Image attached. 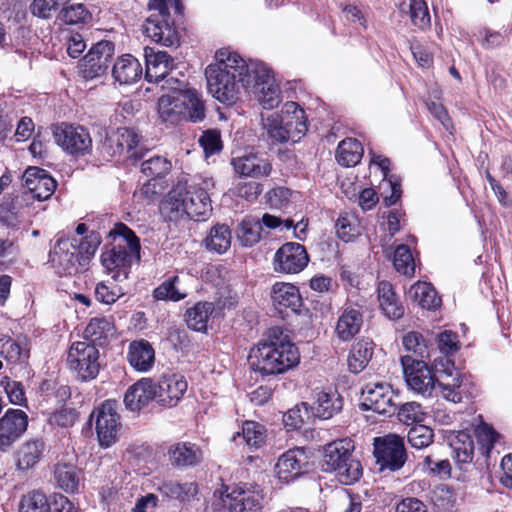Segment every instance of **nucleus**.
Masks as SVG:
<instances>
[{
  "mask_svg": "<svg viewBox=\"0 0 512 512\" xmlns=\"http://www.w3.org/2000/svg\"><path fill=\"white\" fill-rule=\"evenodd\" d=\"M215 58L216 62L205 70L208 90L219 102L233 104L241 89L251 86V63L247 64L237 53L226 49L219 50Z\"/></svg>",
  "mask_w": 512,
  "mask_h": 512,
  "instance_id": "obj_1",
  "label": "nucleus"
},
{
  "mask_svg": "<svg viewBox=\"0 0 512 512\" xmlns=\"http://www.w3.org/2000/svg\"><path fill=\"white\" fill-rule=\"evenodd\" d=\"M299 360L297 347L280 327L270 328L249 352L251 368L262 375L285 373L295 367Z\"/></svg>",
  "mask_w": 512,
  "mask_h": 512,
  "instance_id": "obj_2",
  "label": "nucleus"
},
{
  "mask_svg": "<svg viewBox=\"0 0 512 512\" xmlns=\"http://www.w3.org/2000/svg\"><path fill=\"white\" fill-rule=\"evenodd\" d=\"M109 235L113 242L101 254L103 267L114 272L116 279H127L133 259L140 258V243L135 233L125 224H115Z\"/></svg>",
  "mask_w": 512,
  "mask_h": 512,
  "instance_id": "obj_3",
  "label": "nucleus"
},
{
  "mask_svg": "<svg viewBox=\"0 0 512 512\" xmlns=\"http://www.w3.org/2000/svg\"><path fill=\"white\" fill-rule=\"evenodd\" d=\"M207 190L208 181L198 183L181 178L170 191L169 199L175 210L184 212L190 219L199 220L212 210Z\"/></svg>",
  "mask_w": 512,
  "mask_h": 512,
  "instance_id": "obj_4",
  "label": "nucleus"
},
{
  "mask_svg": "<svg viewBox=\"0 0 512 512\" xmlns=\"http://www.w3.org/2000/svg\"><path fill=\"white\" fill-rule=\"evenodd\" d=\"M354 444L351 439L335 440L324 447L322 468L326 472H334L338 480L350 485L362 475V465L352 455Z\"/></svg>",
  "mask_w": 512,
  "mask_h": 512,
  "instance_id": "obj_5",
  "label": "nucleus"
},
{
  "mask_svg": "<svg viewBox=\"0 0 512 512\" xmlns=\"http://www.w3.org/2000/svg\"><path fill=\"white\" fill-rule=\"evenodd\" d=\"M374 457L379 471H399L407 461L404 438L397 434H387L374 438Z\"/></svg>",
  "mask_w": 512,
  "mask_h": 512,
  "instance_id": "obj_6",
  "label": "nucleus"
},
{
  "mask_svg": "<svg viewBox=\"0 0 512 512\" xmlns=\"http://www.w3.org/2000/svg\"><path fill=\"white\" fill-rule=\"evenodd\" d=\"M67 364L79 380H92L100 370L99 351L87 341L74 342L68 351Z\"/></svg>",
  "mask_w": 512,
  "mask_h": 512,
  "instance_id": "obj_7",
  "label": "nucleus"
},
{
  "mask_svg": "<svg viewBox=\"0 0 512 512\" xmlns=\"http://www.w3.org/2000/svg\"><path fill=\"white\" fill-rule=\"evenodd\" d=\"M95 417L96 433L100 446L108 448L116 443L121 430L120 415L115 400H105L91 414Z\"/></svg>",
  "mask_w": 512,
  "mask_h": 512,
  "instance_id": "obj_8",
  "label": "nucleus"
},
{
  "mask_svg": "<svg viewBox=\"0 0 512 512\" xmlns=\"http://www.w3.org/2000/svg\"><path fill=\"white\" fill-rule=\"evenodd\" d=\"M362 407L378 414L393 415L397 410L398 394L386 382L368 383L362 389Z\"/></svg>",
  "mask_w": 512,
  "mask_h": 512,
  "instance_id": "obj_9",
  "label": "nucleus"
},
{
  "mask_svg": "<svg viewBox=\"0 0 512 512\" xmlns=\"http://www.w3.org/2000/svg\"><path fill=\"white\" fill-rule=\"evenodd\" d=\"M252 83L260 104L273 109L281 102V90L270 68L263 63H251Z\"/></svg>",
  "mask_w": 512,
  "mask_h": 512,
  "instance_id": "obj_10",
  "label": "nucleus"
},
{
  "mask_svg": "<svg viewBox=\"0 0 512 512\" xmlns=\"http://www.w3.org/2000/svg\"><path fill=\"white\" fill-rule=\"evenodd\" d=\"M115 46L110 41H99L94 44L79 63L84 79H94L104 75L114 56Z\"/></svg>",
  "mask_w": 512,
  "mask_h": 512,
  "instance_id": "obj_11",
  "label": "nucleus"
},
{
  "mask_svg": "<svg viewBox=\"0 0 512 512\" xmlns=\"http://www.w3.org/2000/svg\"><path fill=\"white\" fill-rule=\"evenodd\" d=\"M401 363L408 387L425 397L431 396L436 379L426 362L413 359L410 356H403Z\"/></svg>",
  "mask_w": 512,
  "mask_h": 512,
  "instance_id": "obj_12",
  "label": "nucleus"
},
{
  "mask_svg": "<svg viewBox=\"0 0 512 512\" xmlns=\"http://www.w3.org/2000/svg\"><path fill=\"white\" fill-rule=\"evenodd\" d=\"M53 136L55 142L72 155H84L92 148L91 136L83 126L61 123L54 128Z\"/></svg>",
  "mask_w": 512,
  "mask_h": 512,
  "instance_id": "obj_13",
  "label": "nucleus"
},
{
  "mask_svg": "<svg viewBox=\"0 0 512 512\" xmlns=\"http://www.w3.org/2000/svg\"><path fill=\"white\" fill-rule=\"evenodd\" d=\"M436 372L439 374L438 385L442 396L452 403H460L466 395V384L462 374L449 359L435 360Z\"/></svg>",
  "mask_w": 512,
  "mask_h": 512,
  "instance_id": "obj_14",
  "label": "nucleus"
},
{
  "mask_svg": "<svg viewBox=\"0 0 512 512\" xmlns=\"http://www.w3.org/2000/svg\"><path fill=\"white\" fill-rule=\"evenodd\" d=\"M309 256L305 247L299 243L283 244L275 253V271L287 274L301 272L308 264Z\"/></svg>",
  "mask_w": 512,
  "mask_h": 512,
  "instance_id": "obj_15",
  "label": "nucleus"
},
{
  "mask_svg": "<svg viewBox=\"0 0 512 512\" xmlns=\"http://www.w3.org/2000/svg\"><path fill=\"white\" fill-rule=\"evenodd\" d=\"M309 468V457L303 448H294L283 453L277 460L275 471L284 483L298 478Z\"/></svg>",
  "mask_w": 512,
  "mask_h": 512,
  "instance_id": "obj_16",
  "label": "nucleus"
},
{
  "mask_svg": "<svg viewBox=\"0 0 512 512\" xmlns=\"http://www.w3.org/2000/svg\"><path fill=\"white\" fill-rule=\"evenodd\" d=\"M77 242L69 238L59 239L50 252V262L59 275L78 272V267H83L77 254Z\"/></svg>",
  "mask_w": 512,
  "mask_h": 512,
  "instance_id": "obj_17",
  "label": "nucleus"
},
{
  "mask_svg": "<svg viewBox=\"0 0 512 512\" xmlns=\"http://www.w3.org/2000/svg\"><path fill=\"white\" fill-rule=\"evenodd\" d=\"M28 425L27 414L20 409H9L0 419V450L8 448L25 432Z\"/></svg>",
  "mask_w": 512,
  "mask_h": 512,
  "instance_id": "obj_18",
  "label": "nucleus"
},
{
  "mask_svg": "<svg viewBox=\"0 0 512 512\" xmlns=\"http://www.w3.org/2000/svg\"><path fill=\"white\" fill-rule=\"evenodd\" d=\"M24 186L33 198L39 201L49 199L57 187L56 180L46 170L30 166L23 174Z\"/></svg>",
  "mask_w": 512,
  "mask_h": 512,
  "instance_id": "obj_19",
  "label": "nucleus"
},
{
  "mask_svg": "<svg viewBox=\"0 0 512 512\" xmlns=\"http://www.w3.org/2000/svg\"><path fill=\"white\" fill-rule=\"evenodd\" d=\"M188 387L187 381L181 375H163L156 384V400L162 406H176Z\"/></svg>",
  "mask_w": 512,
  "mask_h": 512,
  "instance_id": "obj_20",
  "label": "nucleus"
},
{
  "mask_svg": "<svg viewBox=\"0 0 512 512\" xmlns=\"http://www.w3.org/2000/svg\"><path fill=\"white\" fill-rule=\"evenodd\" d=\"M146 61L145 76L150 82H159L175 69L174 59L165 51L155 50L152 47L144 48Z\"/></svg>",
  "mask_w": 512,
  "mask_h": 512,
  "instance_id": "obj_21",
  "label": "nucleus"
},
{
  "mask_svg": "<svg viewBox=\"0 0 512 512\" xmlns=\"http://www.w3.org/2000/svg\"><path fill=\"white\" fill-rule=\"evenodd\" d=\"M144 33L154 42L166 47L179 44L178 31L168 22V17L151 15L144 25Z\"/></svg>",
  "mask_w": 512,
  "mask_h": 512,
  "instance_id": "obj_22",
  "label": "nucleus"
},
{
  "mask_svg": "<svg viewBox=\"0 0 512 512\" xmlns=\"http://www.w3.org/2000/svg\"><path fill=\"white\" fill-rule=\"evenodd\" d=\"M156 395V384L150 378H142L128 388L124 404L130 411H140L156 399Z\"/></svg>",
  "mask_w": 512,
  "mask_h": 512,
  "instance_id": "obj_23",
  "label": "nucleus"
},
{
  "mask_svg": "<svg viewBox=\"0 0 512 512\" xmlns=\"http://www.w3.org/2000/svg\"><path fill=\"white\" fill-rule=\"evenodd\" d=\"M280 116L290 141L298 142L308 130L304 110L298 103L288 101L283 105Z\"/></svg>",
  "mask_w": 512,
  "mask_h": 512,
  "instance_id": "obj_24",
  "label": "nucleus"
},
{
  "mask_svg": "<svg viewBox=\"0 0 512 512\" xmlns=\"http://www.w3.org/2000/svg\"><path fill=\"white\" fill-rule=\"evenodd\" d=\"M231 164L237 174L246 177H267L272 171L269 160L256 153L234 157Z\"/></svg>",
  "mask_w": 512,
  "mask_h": 512,
  "instance_id": "obj_25",
  "label": "nucleus"
},
{
  "mask_svg": "<svg viewBox=\"0 0 512 512\" xmlns=\"http://www.w3.org/2000/svg\"><path fill=\"white\" fill-rule=\"evenodd\" d=\"M271 299L275 308L280 312L288 308L296 312L302 304L299 289L290 283H275L272 287Z\"/></svg>",
  "mask_w": 512,
  "mask_h": 512,
  "instance_id": "obj_26",
  "label": "nucleus"
},
{
  "mask_svg": "<svg viewBox=\"0 0 512 512\" xmlns=\"http://www.w3.org/2000/svg\"><path fill=\"white\" fill-rule=\"evenodd\" d=\"M127 360L139 372L149 371L155 362V351L152 345L144 340L133 341L129 345Z\"/></svg>",
  "mask_w": 512,
  "mask_h": 512,
  "instance_id": "obj_27",
  "label": "nucleus"
},
{
  "mask_svg": "<svg viewBox=\"0 0 512 512\" xmlns=\"http://www.w3.org/2000/svg\"><path fill=\"white\" fill-rule=\"evenodd\" d=\"M343 401L337 392H326L323 390H314V402L312 405L313 413L316 417L327 420L341 411Z\"/></svg>",
  "mask_w": 512,
  "mask_h": 512,
  "instance_id": "obj_28",
  "label": "nucleus"
},
{
  "mask_svg": "<svg viewBox=\"0 0 512 512\" xmlns=\"http://www.w3.org/2000/svg\"><path fill=\"white\" fill-rule=\"evenodd\" d=\"M112 75L120 84H132L141 78L142 66L134 56L125 54L114 63Z\"/></svg>",
  "mask_w": 512,
  "mask_h": 512,
  "instance_id": "obj_29",
  "label": "nucleus"
},
{
  "mask_svg": "<svg viewBox=\"0 0 512 512\" xmlns=\"http://www.w3.org/2000/svg\"><path fill=\"white\" fill-rule=\"evenodd\" d=\"M30 349L25 339H12L9 336H0V356L8 363L14 365L26 364Z\"/></svg>",
  "mask_w": 512,
  "mask_h": 512,
  "instance_id": "obj_30",
  "label": "nucleus"
},
{
  "mask_svg": "<svg viewBox=\"0 0 512 512\" xmlns=\"http://www.w3.org/2000/svg\"><path fill=\"white\" fill-rule=\"evenodd\" d=\"M182 120L200 123L206 118V105L202 94L196 89L184 91L182 94Z\"/></svg>",
  "mask_w": 512,
  "mask_h": 512,
  "instance_id": "obj_31",
  "label": "nucleus"
},
{
  "mask_svg": "<svg viewBox=\"0 0 512 512\" xmlns=\"http://www.w3.org/2000/svg\"><path fill=\"white\" fill-rule=\"evenodd\" d=\"M452 457L456 464L463 469L470 464L474 457V442L471 435L465 431H458L450 438Z\"/></svg>",
  "mask_w": 512,
  "mask_h": 512,
  "instance_id": "obj_32",
  "label": "nucleus"
},
{
  "mask_svg": "<svg viewBox=\"0 0 512 512\" xmlns=\"http://www.w3.org/2000/svg\"><path fill=\"white\" fill-rule=\"evenodd\" d=\"M245 486L239 485L232 489L231 512H258L261 509L260 494L257 491L246 489Z\"/></svg>",
  "mask_w": 512,
  "mask_h": 512,
  "instance_id": "obj_33",
  "label": "nucleus"
},
{
  "mask_svg": "<svg viewBox=\"0 0 512 512\" xmlns=\"http://www.w3.org/2000/svg\"><path fill=\"white\" fill-rule=\"evenodd\" d=\"M169 460L175 467L195 466L202 460V451L191 443H177L169 449Z\"/></svg>",
  "mask_w": 512,
  "mask_h": 512,
  "instance_id": "obj_34",
  "label": "nucleus"
},
{
  "mask_svg": "<svg viewBox=\"0 0 512 512\" xmlns=\"http://www.w3.org/2000/svg\"><path fill=\"white\" fill-rule=\"evenodd\" d=\"M362 324L363 315L358 309H345L336 325L337 337L341 341L351 340L360 331Z\"/></svg>",
  "mask_w": 512,
  "mask_h": 512,
  "instance_id": "obj_35",
  "label": "nucleus"
},
{
  "mask_svg": "<svg viewBox=\"0 0 512 512\" xmlns=\"http://www.w3.org/2000/svg\"><path fill=\"white\" fill-rule=\"evenodd\" d=\"M378 301L383 313L392 320L399 319L404 314V308L399 302L391 283L382 281L378 285Z\"/></svg>",
  "mask_w": 512,
  "mask_h": 512,
  "instance_id": "obj_36",
  "label": "nucleus"
},
{
  "mask_svg": "<svg viewBox=\"0 0 512 512\" xmlns=\"http://www.w3.org/2000/svg\"><path fill=\"white\" fill-rule=\"evenodd\" d=\"M54 479L60 489L73 493L78 489L80 472L74 463L61 460L54 466Z\"/></svg>",
  "mask_w": 512,
  "mask_h": 512,
  "instance_id": "obj_37",
  "label": "nucleus"
},
{
  "mask_svg": "<svg viewBox=\"0 0 512 512\" xmlns=\"http://www.w3.org/2000/svg\"><path fill=\"white\" fill-rule=\"evenodd\" d=\"M115 328L112 321L106 317H95L90 320L84 330V341L91 344L103 345L109 337L114 335Z\"/></svg>",
  "mask_w": 512,
  "mask_h": 512,
  "instance_id": "obj_38",
  "label": "nucleus"
},
{
  "mask_svg": "<svg viewBox=\"0 0 512 512\" xmlns=\"http://www.w3.org/2000/svg\"><path fill=\"white\" fill-rule=\"evenodd\" d=\"M125 280L126 279H116V276L112 275L111 278L98 282L94 290L97 301L106 305L115 303L126 294L125 288L121 285V282Z\"/></svg>",
  "mask_w": 512,
  "mask_h": 512,
  "instance_id": "obj_39",
  "label": "nucleus"
},
{
  "mask_svg": "<svg viewBox=\"0 0 512 512\" xmlns=\"http://www.w3.org/2000/svg\"><path fill=\"white\" fill-rule=\"evenodd\" d=\"M232 241V232L226 224H216L211 227L209 233L204 239L207 250L222 254L226 252Z\"/></svg>",
  "mask_w": 512,
  "mask_h": 512,
  "instance_id": "obj_40",
  "label": "nucleus"
},
{
  "mask_svg": "<svg viewBox=\"0 0 512 512\" xmlns=\"http://www.w3.org/2000/svg\"><path fill=\"white\" fill-rule=\"evenodd\" d=\"M373 354V343L369 340L357 341L348 356V368L352 373H360L369 363Z\"/></svg>",
  "mask_w": 512,
  "mask_h": 512,
  "instance_id": "obj_41",
  "label": "nucleus"
},
{
  "mask_svg": "<svg viewBox=\"0 0 512 512\" xmlns=\"http://www.w3.org/2000/svg\"><path fill=\"white\" fill-rule=\"evenodd\" d=\"M188 291L182 285L181 278L177 275L166 279L153 291L156 300L178 302L186 298Z\"/></svg>",
  "mask_w": 512,
  "mask_h": 512,
  "instance_id": "obj_42",
  "label": "nucleus"
},
{
  "mask_svg": "<svg viewBox=\"0 0 512 512\" xmlns=\"http://www.w3.org/2000/svg\"><path fill=\"white\" fill-rule=\"evenodd\" d=\"M363 152L362 144L357 139L346 138L338 144L336 159L342 166H355L360 162Z\"/></svg>",
  "mask_w": 512,
  "mask_h": 512,
  "instance_id": "obj_43",
  "label": "nucleus"
},
{
  "mask_svg": "<svg viewBox=\"0 0 512 512\" xmlns=\"http://www.w3.org/2000/svg\"><path fill=\"white\" fill-rule=\"evenodd\" d=\"M160 492L174 500L180 502H190L198 493V486L195 482H164L160 488Z\"/></svg>",
  "mask_w": 512,
  "mask_h": 512,
  "instance_id": "obj_44",
  "label": "nucleus"
},
{
  "mask_svg": "<svg viewBox=\"0 0 512 512\" xmlns=\"http://www.w3.org/2000/svg\"><path fill=\"white\" fill-rule=\"evenodd\" d=\"M260 220L251 216L245 217L237 226L236 239L243 247H252L261 239Z\"/></svg>",
  "mask_w": 512,
  "mask_h": 512,
  "instance_id": "obj_45",
  "label": "nucleus"
},
{
  "mask_svg": "<svg viewBox=\"0 0 512 512\" xmlns=\"http://www.w3.org/2000/svg\"><path fill=\"white\" fill-rule=\"evenodd\" d=\"M408 294L423 309L433 310L441 304V299L435 289L426 282H417L412 285Z\"/></svg>",
  "mask_w": 512,
  "mask_h": 512,
  "instance_id": "obj_46",
  "label": "nucleus"
},
{
  "mask_svg": "<svg viewBox=\"0 0 512 512\" xmlns=\"http://www.w3.org/2000/svg\"><path fill=\"white\" fill-rule=\"evenodd\" d=\"M44 442L34 439L23 443L18 451L17 466L27 470L34 467L44 453Z\"/></svg>",
  "mask_w": 512,
  "mask_h": 512,
  "instance_id": "obj_47",
  "label": "nucleus"
},
{
  "mask_svg": "<svg viewBox=\"0 0 512 512\" xmlns=\"http://www.w3.org/2000/svg\"><path fill=\"white\" fill-rule=\"evenodd\" d=\"M214 309V304L211 302L196 303L186 311L185 317L188 327L199 332L205 331Z\"/></svg>",
  "mask_w": 512,
  "mask_h": 512,
  "instance_id": "obj_48",
  "label": "nucleus"
},
{
  "mask_svg": "<svg viewBox=\"0 0 512 512\" xmlns=\"http://www.w3.org/2000/svg\"><path fill=\"white\" fill-rule=\"evenodd\" d=\"M112 142L121 148V152L127 153L128 158L141 159L143 153L137 150L139 135L129 128H118L112 133Z\"/></svg>",
  "mask_w": 512,
  "mask_h": 512,
  "instance_id": "obj_49",
  "label": "nucleus"
},
{
  "mask_svg": "<svg viewBox=\"0 0 512 512\" xmlns=\"http://www.w3.org/2000/svg\"><path fill=\"white\" fill-rule=\"evenodd\" d=\"M182 96L163 94L158 99V113L165 122L176 123L182 120Z\"/></svg>",
  "mask_w": 512,
  "mask_h": 512,
  "instance_id": "obj_50",
  "label": "nucleus"
},
{
  "mask_svg": "<svg viewBox=\"0 0 512 512\" xmlns=\"http://www.w3.org/2000/svg\"><path fill=\"white\" fill-rule=\"evenodd\" d=\"M237 438H242L248 446L257 449L266 442L267 430L258 422L246 421L243 423L242 432H238L233 439Z\"/></svg>",
  "mask_w": 512,
  "mask_h": 512,
  "instance_id": "obj_51",
  "label": "nucleus"
},
{
  "mask_svg": "<svg viewBox=\"0 0 512 512\" xmlns=\"http://www.w3.org/2000/svg\"><path fill=\"white\" fill-rule=\"evenodd\" d=\"M335 227L338 237L344 242L353 241L362 232L358 218L352 213L340 214Z\"/></svg>",
  "mask_w": 512,
  "mask_h": 512,
  "instance_id": "obj_52",
  "label": "nucleus"
},
{
  "mask_svg": "<svg viewBox=\"0 0 512 512\" xmlns=\"http://www.w3.org/2000/svg\"><path fill=\"white\" fill-rule=\"evenodd\" d=\"M19 512H50V500L40 490L29 491L20 500Z\"/></svg>",
  "mask_w": 512,
  "mask_h": 512,
  "instance_id": "obj_53",
  "label": "nucleus"
},
{
  "mask_svg": "<svg viewBox=\"0 0 512 512\" xmlns=\"http://www.w3.org/2000/svg\"><path fill=\"white\" fill-rule=\"evenodd\" d=\"M396 411L399 421L405 425L424 422L428 416L426 408L415 401L400 405Z\"/></svg>",
  "mask_w": 512,
  "mask_h": 512,
  "instance_id": "obj_54",
  "label": "nucleus"
},
{
  "mask_svg": "<svg viewBox=\"0 0 512 512\" xmlns=\"http://www.w3.org/2000/svg\"><path fill=\"white\" fill-rule=\"evenodd\" d=\"M263 127L272 144L290 141L289 132H287L280 115L275 114L269 116L263 121Z\"/></svg>",
  "mask_w": 512,
  "mask_h": 512,
  "instance_id": "obj_55",
  "label": "nucleus"
},
{
  "mask_svg": "<svg viewBox=\"0 0 512 512\" xmlns=\"http://www.w3.org/2000/svg\"><path fill=\"white\" fill-rule=\"evenodd\" d=\"M409 14L414 26L424 31L431 25L427 3L424 0H411L409 4Z\"/></svg>",
  "mask_w": 512,
  "mask_h": 512,
  "instance_id": "obj_56",
  "label": "nucleus"
},
{
  "mask_svg": "<svg viewBox=\"0 0 512 512\" xmlns=\"http://www.w3.org/2000/svg\"><path fill=\"white\" fill-rule=\"evenodd\" d=\"M141 172L147 177L161 178L171 169V163L162 156H153L141 163Z\"/></svg>",
  "mask_w": 512,
  "mask_h": 512,
  "instance_id": "obj_57",
  "label": "nucleus"
},
{
  "mask_svg": "<svg viewBox=\"0 0 512 512\" xmlns=\"http://www.w3.org/2000/svg\"><path fill=\"white\" fill-rule=\"evenodd\" d=\"M393 264L395 269L403 275L411 276L414 274L415 263L408 246H397L394 252Z\"/></svg>",
  "mask_w": 512,
  "mask_h": 512,
  "instance_id": "obj_58",
  "label": "nucleus"
},
{
  "mask_svg": "<svg viewBox=\"0 0 512 512\" xmlns=\"http://www.w3.org/2000/svg\"><path fill=\"white\" fill-rule=\"evenodd\" d=\"M59 18L68 25L86 23L91 19V13L83 4L77 3L64 7L59 14Z\"/></svg>",
  "mask_w": 512,
  "mask_h": 512,
  "instance_id": "obj_59",
  "label": "nucleus"
},
{
  "mask_svg": "<svg viewBox=\"0 0 512 512\" xmlns=\"http://www.w3.org/2000/svg\"><path fill=\"white\" fill-rule=\"evenodd\" d=\"M433 438V430L425 425H416L407 434L409 444L416 449L428 447L433 442Z\"/></svg>",
  "mask_w": 512,
  "mask_h": 512,
  "instance_id": "obj_60",
  "label": "nucleus"
},
{
  "mask_svg": "<svg viewBox=\"0 0 512 512\" xmlns=\"http://www.w3.org/2000/svg\"><path fill=\"white\" fill-rule=\"evenodd\" d=\"M71 240L77 242V246L74 245V247L77 249V254L84 267L95 254L100 241L94 235L86 236L82 239L72 238Z\"/></svg>",
  "mask_w": 512,
  "mask_h": 512,
  "instance_id": "obj_61",
  "label": "nucleus"
},
{
  "mask_svg": "<svg viewBox=\"0 0 512 512\" xmlns=\"http://www.w3.org/2000/svg\"><path fill=\"white\" fill-rule=\"evenodd\" d=\"M70 0H33L31 12L34 16L49 19L58 10L59 6L66 5Z\"/></svg>",
  "mask_w": 512,
  "mask_h": 512,
  "instance_id": "obj_62",
  "label": "nucleus"
},
{
  "mask_svg": "<svg viewBox=\"0 0 512 512\" xmlns=\"http://www.w3.org/2000/svg\"><path fill=\"white\" fill-rule=\"evenodd\" d=\"M403 346L407 351L413 352L416 356L420 357L421 360L424 358H430V353L427 345L418 332H409L403 337Z\"/></svg>",
  "mask_w": 512,
  "mask_h": 512,
  "instance_id": "obj_63",
  "label": "nucleus"
},
{
  "mask_svg": "<svg viewBox=\"0 0 512 512\" xmlns=\"http://www.w3.org/2000/svg\"><path fill=\"white\" fill-rule=\"evenodd\" d=\"M199 144L206 156L213 155L222 150L221 134L216 129H209L199 138Z\"/></svg>",
  "mask_w": 512,
  "mask_h": 512,
  "instance_id": "obj_64",
  "label": "nucleus"
}]
</instances>
